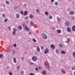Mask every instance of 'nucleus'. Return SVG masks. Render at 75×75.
I'll list each match as a JSON object with an SVG mask.
<instances>
[{"label":"nucleus","mask_w":75,"mask_h":75,"mask_svg":"<svg viewBox=\"0 0 75 75\" xmlns=\"http://www.w3.org/2000/svg\"><path fill=\"white\" fill-rule=\"evenodd\" d=\"M32 59L34 62L37 61V57L36 56H33L32 58Z\"/></svg>","instance_id":"nucleus-1"},{"label":"nucleus","mask_w":75,"mask_h":75,"mask_svg":"<svg viewBox=\"0 0 75 75\" xmlns=\"http://www.w3.org/2000/svg\"><path fill=\"white\" fill-rule=\"evenodd\" d=\"M13 31L12 32V34L13 35H15L16 34V32L17 31V30L16 28H13Z\"/></svg>","instance_id":"nucleus-2"},{"label":"nucleus","mask_w":75,"mask_h":75,"mask_svg":"<svg viewBox=\"0 0 75 75\" xmlns=\"http://www.w3.org/2000/svg\"><path fill=\"white\" fill-rule=\"evenodd\" d=\"M49 52V49L48 48H46L45 49L44 51V54H47L48 52Z\"/></svg>","instance_id":"nucleus-3"},{"label":"nucleus","mask_w":75,"mask_h":75,"mask_svg":"<svg viewBox=\"0 0 75 75\" xmlns=\"http://www.w3.org/2000/svg\"><path fill=\"white\" fill-rule=\"evenodd\" d=\"M56 33H58L59 34L61 33V30L59 29H57L56 30Z\"/></svg>","instance_id":"nucleus-4"},{"label":"nucleus","mask_w":75,"mask_h":75,"mask_svg":"<svg viewBox=\"0 0 75 75\" xmlns=\"http://www.w3.org/2000/svg\"><path fill=\"white\" fill-rule=\"evenodd\" d=\"M65 25H66V26H67V27H69V22H65Z\"/></svg>","instance_id":"nucleus-5"},{"label":"nucleus","mask_w":75,"mask_h":75,"mask_svg":"<svg viewBox=\"0 0 75 75\" xmlns=\"http://www.w3.org/2000/svg\"><path fill=\"white\" fill-rule=\"evenodd\" d=\"M16 18H20V15L18 13L16 14Z\"/></svg>","instance_id":"nucleus-6"},{"label":"nucleus","mask_w":75,"mask_h":75,"mask_svg":"<svg viewBox=\"0 0 75 75\" xmlns=\"http://www.w3.org/2000/svg\"><path fill=\"white\" fill-rule=\"evenodd\" d=\"M69 14H71V15H73V14H74V12L72 11H70L69 12Z\"/></svg>","instance_id":"nucleus-7"},{"label":"nucleus","mask_w":75,"mask_h":75,"mask_svg":"<svg viewBox=\"0 0 75 75\" xmlns=\"http://www.w3.org/2000/svg\"><path fill=\"white\" fill-rule=\"evenodd\" d=\"M57 20L58 22H61V19L59 17H57Z\"/></svg>","instance_id":"nucleus-8"},{"label":"nucleus","mask_w":75,"mask_h":75,"mask_svg":"<svg viewBox=\"0 0 75 75\" xmlns=\"http://www.w3.org/2000/svg\"><path fill=\"white\" fill-rule=\"evenodd\" d=\"M51 48H52V49H53V50H54L55 49V46L53 45H51Z\"/></svg>","instance_id":"nucleus-9"},{"label":"nucleus","mask_w":75,"mask_h":75,"mask_svg":"<svg viewBox=\"0 0 75 75\" xmlns=\"http://www.w3.org/2000/svg\"><path fill=\"white\" fill-rule=\"evenodd\" d=\"M67 30L68 32H71V28L69 27L67 28Z\"/></svg>","instance_id":"nucleus-10"},{"label":"nucleus","mask_w":75,"mask_h":75,"mask_svg":"<svg viewBox=\"0 0 75 75\" xmlns=\"http://www.w3.org/2000/svg\"><path fill=\"white\" fill-rule=\"evenodd\" d=\"M23 28H22V26L21 25H19L18 27V29H19V30H21Z\"/></svg>","instance_id":"nucleus-11"},{"label":"nucleus","mask_w":75,"mask_h":75,"mask_svg":"<svg viewBox=\"0 0 75 75\" xmlns=\"http://www.w3.org/2000/svg\"><path fill=\"white\" fill-rule=\"evenodd\" d=\"M61 72L63 73V74H66V72H65V70H64L63 69H61Z\"/></svg>","instance_id":"nucleus-12"},{"label":"nucleus","mask_w":75,"mask_h":75,"mask_svg":"<svg viewBox=\"0 0 75 75\" xmlns=\"http://www.w3.org/2000/svg\"><path fill=\"white\" fill-rule=\"evenodd\" d=\"M5 3H6V4H7L8 5H9V4H10V2L7 1H5Z\"/></svg>","instance_id":"nucleus-13"},{"label":"nucleus","mask_w":75,"mask_h":75,"mask_svg":"<svg viewBox=\"0 0 75 75\" xmlns=\"http://www.w3.org/2000/svg\"><path fill=\"white\" fill-rule=\"evenodd\" d=\"M67 40V41H66V42H67V44H69V42L70 41V39L68 38Z\"/></svg>","instance_id":"nucleus-14"},{"label":"nucleus","mask_w":75,"mask_h":75,"mask_svg":"<svg viewBox=\"0 0 75 75\" xmlns=\"http://www.w3.org/2000/svg\"><path fill=\"white\" fill-rule=\"evenodd\" d=\"M13 62H14V63H16L17 62V60H16V59L15 57L13 58Z\"/></svg>","instance_id":"nucleus-15"},{"label":"nucleus","mask_w":75,"mask_h":75,"mask_svg":"<svg viewBox=\"0 0 75 75\" xmlns=\"http://www.w3.org/2000/svg\"><path fill=\"white\" fill-rule=\"evenodd\" d=\"M46 35H46L45 33H43L42 34V37L43 38Z\"/></svg>","instance_id":"nucleus-16"},{"label":"nucleus","mask_w":75,"mask_h":75,"mask_svg":"<svg viewBox=\"0 0 75 75\" xmlns=\"http://www.w3.org/2000/svg\"><path fill=\"white\" fill-rule=\"evenodd\" d=\"M29 17L30 18H33V16L32 14L30 15Z\"/></svg>","instance_id":"nucleus-17"},{"label":"nucleus","mask_w":75,"mask_h":75,"mask_svg":"<svg viewBox=\"0 0 75 75\" xmlns=\"http://www.w3.org/2000/svg\"><path fill=\"white\" fill-rule=\"evenodd\" d=\"M34 23V22H30V25L31 26H33V24Z\"/></svg>","instance_id":"nucleus-18"},{"label":"nucleus","mask_w":75,"mask_h":75,"mask_svg":"<svg viewBox=\"0 0 75 75\" xmlns=\"http://www.w3.org/2000/svg\"><path fill=\"white\" fill-rule=\"evenodd\" d=\"M42 74L43 75H45V74H46V72H45V71H42Z\"/></svg>","instance_id":"nucleus-19"},{"label":"nucleus","mask_w":75,"mask_h":75,"mask_svg":"<svg viewBox=\"0 0 75 75\" xmlns=\"http://www.w3.org/2000/svg\"><path fill=\"white\" fill-rule=\"evenodd\" d=\"M54 4L55 5H56V6H57L58 4V2L57 1H56L54 2Z\"/></svg>","instance_id":"nucleus-20"},{"label":"nucleus","mask_w":75,"mask_h":75,"mask_svg":"<svg viewBox=\"0 0 75 75\" xmlns=\"http://www.w3.org/2000/svg\"><path fill=\"white\" fill-rule=\"evenodd\" d=\"M37 50L39 52H40V47H37Z\"/></svg>","instance_id":"nucleus-21"},{"label":"nucleus","mask_w":75,"mask_h":75,"mask_svg":"<svg viewBox=\"0 0 75 75\" xmlns=\"http://www.w3.org/2000/svg\"><path fill=\"white\" fill-rule=\"evenodd\" d=\"M27 11H25L24 12V15L25 16H27Z\"/></svg>","instance_id":"nucleus-22"},{"label":"nucleus","mask_w":75,"mask_h":75,"mask_svg":"<svg viewBox=\"0 0 75 75\" xmlns=\"http://www.w3.org/2000/svg\"><path fill=\"white\" fill-rule=\"evenodd\" d=\"M61 53L62 54H65V52L64 51H62L61 52Z\"/></svg>","instance_id":"nucleus-23"},{"label":"nucleus","mask_w":75,"mask_h":75,"mask_svg":"<svg viewBox=\"0 0 75 75\" xmlns=\"http://www.w3.org/2000/svg\"><path fill=\"white\" fill-rule=\"evenodd\" d=\"M33 42H37V40H36L34 38L33 39Z\"/></svg>","instance_id":"nucleus-24"},{"label":"nucleus","mask_w":75,"mask_h":75,"mask_svg":"<svg viewBox=\"0 0 75 75\" xmlns=\"http://www.w3.org/2000/svg\"><path fill=\"white\" fill-rule=\"evenodd\" d=\"M20 73L22 75H23V74H24V71H23L22 70L20 72Z\"/></svg>","instance_id":"nucleus-25"},{"label":"nucleus","mask_w":75,"mask_h":75,"mask_svg":"<svg viewBox=\"0 0 75 75\" xmlns=\"http://www.w3.org/2000/svg\"><path fill=\"white\" fill-rule=\"evenodd\" d=\"M25 30L27 31H30V29H29V28H26Z\"/></svg>","instance_id":"nucleus-26"},{"label":"nucleus","mask_w":75,"mask_h":75,"mask_svg":"<svg viewBox=\"0 0 75 75\" xmlns=\"http://www.w3.org/2000/svg\"><path fill=\"white\" fill-rule=\"evenodd\" d=\"M3 57V55L2 54H0V58Z\"/></svg>","instance_id":"nucleus-27"},{"label":"nucleus","mask_w":75,"mask_h":75,"mask_svg":"<svg viewBox=\"0 0 75 75\" xmlns=\"http://www.w3.org/2000/svg\"><path fill=\"white\" fill-rule=\"evenodd\" d=\"M27 28H28V27L27 26H25L24 29H25V30H26Z\"/></svg>","instance_id":"nucleus-28"},{"label":"nucleus","mask_w":75,"mask_h":75,"mask_svg":"<svg viewBox=\"0 0 75 75\" xmlns=\"http://www.w3.org/2000/svg\"><path fill=\"white\" fill-rule=\"evenodd\" d=\"M59 46L61 48L62 47V44H59Z\"/></svg>","instance_id":"nucleus-29"},{"label":"nucleus","mask_w":75,"mask_h":75,"mask_svg":"<svg viewBox=\"0 0 75 75\" xmlns=\"http://www.w3.org/2000/svg\"><path fill=\"white\" fill-rule=\"evenodd\" d=\"M5 16H6V15L5 13L3 14L2 15V16L3 17H5Z\"/></svg>","instance_id":"nucleus-30"},{"label":"nucleus","mask_w":75,"mask_h":75,"mask_svg":"<svg viewBox=\"0 0 75 75\" xmlns=\"http://www.w3.org/2000/svg\"><path fill=\"white\" fill-rule=\"evenodd\" d=\"M45 15H47L48 14V13L47 12H45Z\"/></svg>","instance_id":"nucleus-31"},{"label":"nucleus","mask_w":75,"mask_h":75,"mask_svg":"<svg viewBox=\"0 0 75 75\" xmlns=\"http://www.w3.org/2000/svg\"><path fill=\"white\" fill-rule=\"evenodd\" d=\"M43 38H44V39H47V35L45 36V37H44Z\"/></svg>","instance_id":"nucleus-32"},{"label":"nucleus","mask_w":75,"mask_h":75,"mask_svg":"<svg viewBox=\"0 0 75 75\" xmlns=\"http://www.w3.org/2000/svg\"><path fill=\"white\" fill-rule=\"evenodd\" d=\"M36 11L37 13H39L40 12V11H39L38 10V9H36Z\"/></svg>","instance_id":"nucleus-33"},{"label":"nucleus","mask_w":75,"mask_h":75,"mask_svg":"<svg viewBox=\"0 0 75 75\" xmlns=\"http://www.w3.org/2000/svg\"><path fill=\"white\" fill-rule=\"evenodd\" d=\"M49 18L50 19H52V16H50L49 17Z\"/></svg>","instance_id":"nucleus-34"},{"label":"nucleus","mask_w":75,"mask_h":75,"mask_svg":"<svg viewBox=\"0 0 75 75\" xmlns=\"http://www.w3.org/2000/svg\"><path fill=\"white\" fill-rule=\"evenodd\" d=\"M56 51L57 54H58V49H57L56 50Z\"/></svg>","instance_id":"nucleus-35"},{"label":"nucleus","mask_w":75,"mask_h":75,"mask_svg":"<svg viewBox=\"0 0 75 75\" xmlns=\"http://www.w3.org/2000/svg\"><path fill=\"white\" fill-rule=\"evenodd\" d=\"M8 20L7 19H6L4 20V22H7Z\"/></svg>","instance_id":"nucleus-36"},{"label":"nucleus","mask_w":75,"mask_h":75,"mask_svg":"<svg viewBox=\"0 0 75 75\" xmlns=\"http://www.w3.org/2000/svg\"><path fill=\"white\" fill-rule=\"evenodd\" d=\"M6 68L8 69H9V68H10V67L8 66H7L6 67Z\"/></svg>","instance_id":"nucleus-37"},{"label":"nucleus","mask_w":75,"mask_h":75,"mask_svg":"<svg viewBox=\"0 0 75 75\" xmlns=\"http://www.w3.org/2000/svg\"><path fill=\"white\" fill-rule=\"evenodd\" d=\"M72 70H74L75 69V66H74L72 68Z\"/></svg>","instance_id":"nucleus-38"},{"label":"nucleus","mask_w":75,"mask_h":75,"mask_svg":"<svg viewBox=\"0 0 75 75\" xmlns=\"http://www.w3.org/2000/svg\"><path fill=\"white\" fill-rule=\"evenodd\" d=\"M8 30H11V27H8Z\"/></svg>","instance_id":"nucleus-39"},{"label":"nucleus","mask_w":75,"mask_h":75,"mask_svg":"<svg viewBox=\"0 0 75 75\" xmlns=\"http://www.w3.org/2000/svg\"><path fill=\"white\" fill-rule=\"evenodd\" d=\"M29 75H35L33 73H31L29 74Z\"/></svg>","instance_id":"nucleus-40"},{"label":"nucleus","mask_w":75,"mask_h":75,"mask_svg":"<svg viewBox=\"0 0 75 75\" xmlns=\"http://www.w3.org/2000/svg\"><path fill=\"white\" fill-rule=\"evenodd\" d=\"M23 11H21L20 12V13H21V14H23Z\"/></svg>","instance_id":"nucleus-41"},{"label":"nucleus","mask_w":75,"mask_h":75,"mask_svg":"<svg viewBox=\"0 0 75 75\" xmlns=\"http://www.w3.org/2000/svg\"><path fill=\"white\" fill-rule=\"evenodd\" d=\"M13 46L14 47H16L17 46V45H16V44H13Z\"/></svg>","instance_id":"nucleus-42"},{"label":"nucleus","mask_w":75,"mask_h":75,"mask_svg":"<svg viewBox=\"0 0 75 75\" xmlns=\"http://www.w3.org/2000/svg\"><path fill=\"white\" fill-rule=\"evenodd\" d=\"M10 75H13V73L12 72H10L9 73Z\"/></svg>","instance_id":"nucleus-43"},{"label":"nucleus","mask_w":75,"mask_h":75,"mask_svg":"<svg viewBox=\"0 0 75 75\" xmlns=\"http://www.w3.org/2000/svg\"><path fill=\"white\" fill-rule=\"evenodd\" d=\"M35 71H38V68H35Z\"/></svg>","instance_id":"nucleus-44"},{"label":"nucleus","mask_w":75,"mask_h":75,"mask_svg":"<svg viewBox=\"0 0 75 75\" xmlns=\"http://www.w3.org/2000/svg\"><path fill=\"white\" fill-rule=\"evenodd\" d=\"M71 19H72V20H74L75 19V18L74 17H73Z\"/></svg>","instance_id":"nucleus-45"},{"label":"nucleus","mask_w":75,"mask_h":75,"mask_svg":"<svg viewBox=\"0 0 75 75\" xmlns=\"http://www.w3.org/2000/svg\"><path fill=\"white\" fill-rule=\"evenodd\" d=\"M20 68V66H18V67H17V69H19Z\"/></svg>","instance_id":"nucleus-46"},{"label":"nucleus","mask_w":75,"mask_h":75,"mask_svg":"<svg viewBox=\"0 0 75 75\" xmlns=\"http://www.w3.org/2000/svg\"><path fill=\"white\" fill-rule=\"evenodd\" d=\"M17 7L16 6H15L14 8V9H17Z\"/></svg>","instance_id":"nucleus-47"},{"label":"nucleus","mask_w":75,"mask_h":75,"mask_svg":"<svg viewBox=\"0 0 75 75\" xmlns=\"http://www.w3.org/2000/svg\"><path fill=\"white\" fill-rule=\"evenodd\" d=\"M28 16H27L26 17H25V19H28Z\"/></svg>","instance_id":"nucleus-48"},{"label":"nucleus","mask_w":75,"mask_h":75,"mask_svg":"<svg viewBox=\"0 0 75 75\" xmlns=\"http://www.w3.org/2000/svg\"><path fill=\"white\" fill-rule=\"evenodd\" d=\"M54 0H52L51 2H54Z\"/></svg>","instance_id":"nucleus-49"},{"label":"nucleus","mask_w":75,"mask_h":75,"mask_svg":"<svg viewBox=\"0 0 75 75\" xmlns=\"http://www.w3.org/2000/svg\"><path fill=\"white\" fill-rule=\"evenodd\" d=\"M45 67L47 66V64H46V63L45 62Z\"/></svg>","instance_id":"nucleus-50"},{"label":"nucleus","mask_w":75,"mask_h":75,"mask_svg":"<svg viewBox=\"0 0 75 75\" xmlns=\"http://www.w3.org/2000/svg\"><path fill=\"white\" fill-rule=\"evenodd\" d=\"M44 49V47H41V49L43 50Z\"/></svg>","instance_id":"nucleus-51"},{"label":"nucleus","mask_w":75,"mask_h":75,"mask_svg":"<svg viewBox=\"0 0 75 75\" xmlns=\"http://www.w3.org/2000/svg\"><path fill=\"white\" fill-rule=\"evenodd\" d=\"M33 64H34V63H31V65H33Z\"/></svg>","instance_id":"nucleus-52"},{"label":"nucleus","mask_w":75,"mask_h":75,"mask_svg":"<svg viewBox=\"0 0 75 75\" xmlns=\"http://www.w3.org/2000/svg\"><path fill=\"white\" fill-rule=\"evenodd\" d=\"M14 53H15V51H13V53L14 54Z\"/></svg>","instance_id":"nucleus-53"},{"label":"nucleus","mask_w":75,"mask_h":75,"mask_svg":"<svg viewBox=\"0 0 75 75\" xmlns=\"http://www.w3.org/2000/svg\"><path fill=\"white\" fill-rule=\"evenodd\" d=\"M22 60H24V57H23L22 58Z\"/></svg>","instance_id":"nucleus-54"},{"label":"nucleus","mask_w":75,"mask_h":75,"mask_svg":"<svg viewBox=\"0 0 75 75\" xmlns=\"http://www.w3.org/2000/svg\"><path fill=\"white\" fill-rule=\"evenodd\" d=\"M24 6H27V4H24Z\"/></svg>","instance_id":"nucleus-55"},{"label":"nucleus","mask_w":75,"mask_h":75,"mask_svg":"<svg viewBox=\"0 0 75 75\" xmlns=\"http://www.w3.org/2000/svg\"><path fill=\"white\" fill-rule=\"evenodd\" d=\"M74 75H75V72H74Z\"/></svg>","instance_id":"nucleus-56"},{"label":"nucleus","mask_w":75,"mask_h":75,"mask_svg":"<svg viewBox=\"0 0 75 75\" xmlns=\"http://www.w3.org/2000/svg\"><path fill=\"white\" fill-rule=\"evenodd\" d=\"M29 34H31V33H30V32H29Z\"/></svg>","instance_id":"nucleus-57"},{"label":"nucleus","mask_w":75,"mask_h":75,"mask_svg":"<svg viewBox=\"0 0 75 75\" xmlns=\"http://www.w3.org/2000/svg\"><path fill=\"white\" fill-rule=\"evenodd\" d=\"M8 52H10V51L8 50Z\"/></svg>","instance_id":"nucleus-58"},{"label":"nucleus","mask_w":75,"mask_h":75,"mask_svg":"<svg viewBox=\"0 0 75 75\" xmlns=\"http://www.w3.org/2000/svg\"><path fill=\"white\" fill-rule=\"evenodd\" d=\"M28 22H27L28 23Z\"/></svg>","instance_id":"nucleus-59"},{"label":"nucleus","mask_w":75,"mask_h":75,"mask_svg":"<svg viewBox=\"0 0 75 75\" xmlns=\"http://www.w3.org/2000/svg\"><path fill=\"white\" fill-rule=\"evenodd\" d=\"M0 48H1V46L0 47Z\"/></svg>","instance_id":"nucleus-60"},{"label":"nucleus","mask_w":75,"mask_h":75,"mask_svg":"<svg viewBox=\"0 0 75 75\" xmlns=\"http://www.w3.org/2000/svg\"><path fill=\"white\" fill-rule=\"evenodd\" d=\"M3 6H4V5H3Z\"/></svg>","instance_id":"nucleus-61"},{"label":"nucleus","mask_w":75,"mask_h":75,"mask_svg":"<svg viewBox=\"0 0 75 75\" xmlns=\"http://www.w3.org/2000/svg\"><path fill=\"white\" fill-rule=\"evenodd\" d=\"M38 75H40V74H39Z\"/></svg>","instance_id":"nucleus-62"},{"label":"nucleus","mask_w":75,"mask_h":75,"mask_svg":"<svg viewBox=\"0 0 75 75\" xmlns=\"http://www.w3.org/2000/svg\"><path fill=\"white\" fill-rule=\"evenodd\" d=\"M2 45H3V44H2Z\"/></svg>","instance_id":"nucleus-63"}]
</instances>
